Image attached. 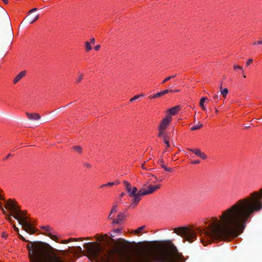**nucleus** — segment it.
<instances>
[{"mask_svg": "<svg viewBox=\"0 0 262 262\" xmlns=\"http://www.w3.org/2000/svg\"><path fill=\"white\" fill-rule=\"evenodd\" d=\"M258 198H246L241 200L223 211L217 217H212L205 223L204 228L181 227L174 229V232L185 241L192 243L197 237V231L202 244L206 246L214 240H230L243 232L247 221L255 211L262 208Z\"/></svg>", "mask_w": 262, "mask_h": 262, "instance_id": "1", "label": "nucleus"}, {"mask_svg": "<svg viewBox=\"0 0 262 262\" xmlns=\"http://www.w3.org/2000/svg\"><path fill=\"white\" fill-rule=\"evenodd\" d=\"M101 241L106 243L111 241L114 245L105 249L99 243L85 244L83 247L86 249L90 259L99 262H181L185 260L171 241L162 242L160 246L152 244L139 250L133 256L125 253L124 249L127 247L128 242L123 238L115 241L107 234H104L101 236Z\"/></svg>", "mask_w": 262, "mask_h": 262, "instance_id": "2", "label": "nucleus"}, {"mask_svg": "<svg viewBox=\"0 0 262 262\" xmlns=\"http://www.w3.org/2000/svg\"><path fill=\"white\" fill-rule=\"evenodd\" d=\"M27 248L31 262H66L63 256L66 251L55 249L48 244L30 242Z\"/></svg>", "mask_w": 262, "mask_h": 262, "instance_id": "3", "label": "nucleus"}, {"mask_svg": "<svg viewBox=\"0 0 262 262\" xmlns=\"http://www.w3.org/2000/svg\"><path fill=\"white\" fill-rule=\"evenodd\" d=\"M5 204V207L11 211V214L8 217L10 222H12L11 216L18 221L21 225L22 228L28 233L33 234L36 230L32 227L30 223L26 218L25 213L20 210L16 202L11 199L5 200V198H1Z\"/></svg>", "mask_w": 262, "mask_h": 262, "instance_id": "4", "label": "nucleus"}, {"mask_svg": "<svg viewBox=\"0 0 262 262\" xmlns=\"http://www.w3.org/2000/svg\"><path fill=\"white\" fill-rule=\"evenodd\" d=\"M122 183L129 196H142L150 194L157 190L160 187L159 184H149L147 186H144L142 189L138 190L136 187L133 186L128 181L124 180Z\"/></svg>", "mask_w": 262, "mask_h": 262, "instance_id": "5", "label": "nucleus"}, {"mask_svg": "<svg viewBox=\"0 0 262 262\" xmlns=\"http://www.w3.org/2000/svg\"><path fill=\"white\" fill-rule=\"evenodd\" d=\"M171 121L172 117L170 115H166L165 117L161 120L158 128L159 137H162L164 135L165 129Z\"/></svg>", "mask_w": 262, "mask_h": 262, "instance_id": "6", "label": "nucleus"}, {"mask_svg": "<svg viewBox=\"0 0 262 262\" xmlns=\"http://www.w3.org/2000/svg\"><path fill=\"white\" fill-rule=\"evenodd\" d=\"M120 184V181L118 180H116L112 182H109L107 183L101 185L99 188L104 191H108L114 186H116Z\"/></svg>", "mask_w": 262, "mask_h": 262, "instance_id": "7", "label": "nucleus"}, {"mask_svg": "<svg viewBox=\"0 0 262 262\" xmlns=\"http://www.w3.org/2000/svg\"><path fill=\"white\" fill-rule=\"evenodd\" d=\"M41 228L43 229L46 233L44 234L45 235L49 236L52 240L57 242L58 237L52 234V231H53V229L50 227L49 226H42Z\"/></svg>", "mask_w": 262, "mask_h": 262, "instance_id": "8", "label": "nucleus"}, {"mask_svg": "<svg viewBox=\"0 0 262 262\" xmlns=\"http://www.w3.org/2000/svg\"><path fill=\"white\" fill-rule=\"evenodd\" d=\"M189 150L194 153L196 156L200 157L202 160H205L207 158V156L202 152L200 149L197 148H190Z\"/></svg>", "mask_w": 262, "mask_h": 262, "instance_id": "9", "label": "nucleus"}, {"mask_svg": "<svg viewBox=\"0 0 262 262\" xmlns=\"http://www.w3.org/2000/svg\"><path fill=\"white\" fill-rule=\"evenodd\" d=\"M181 110V107L180 105H177L169 108L167 112L169 113L168 115H175L177 114Z\"/></svg>", "mask_w": 262, "mask_h": 262, "instance_id": "10", "label": "nucleus"}, {"mask_svg": "<svg viewBox=\"0 0 262 262\" xmlns=\"http://www.w3.org/2000/svg\"><path fill=\"white\" fill-rule=\"evenodd\" d=\"M173 91L172 90H164L161 92L157 93L155 94H154L152 96H150L149 97L150 98L154 99L158 97H160L161 96H162L163 95L167 94L169 92H172Z\"/></svg>", "mask_w": 262, "mask_h": 262, "instance_id": "11", "label": "nucleus"}, {"mask_svg": "<svg viewBox=\"0 0 262 262\" xmlns=\"http://www.w3.org/2000/svg\"><path fill=\"white\" fill-rule=\"evenodd\" d=\"M26 74V71H21L18 74H17L13 79V82L14 84L17 83L21 79L25 76Z\"/></svg>", "mask_w": 262, "mask_h": 262, "instance_id": "12", "label": "nucleus"}, {"mask_svg": "<svg viewBox=\"0 0 262 262\" xmlns=\"http://www.w3.org/2000/svg\"><path fill=\"white\" fill-rule=\"evenodd\" d=\"M26 115L29 120H38L40 118V115L37 113H27Z\"/></svg>", "mask_w": 262, "mask_h": 262, "instance_id": "13", "label": "nucleus"}, {"mask_svg": "<svg viewBox=\"0 0 262 262\" xmlns=\"http://www.w3.org/2000/svg\"><path fill=\"white\" fill-rule=\"evenodd\" d=\"M141 200V198H133L132 200V203L130 205V207L134 208L139 203Z\"/></svg>", "mask_w": 262, "mask_h": 262, "instance_id": "14", "label": "nucleus"}, {"mask_svg": "<svg viewBox=\"0 0 262 262\" xmlns=\"http://www.w3.org/2000/svg\"><path fill=\"white\" fill-rule=\"evenodd\" d=\"M82 239H83L82 238H70L68 239L62 241L61 242H60V243L65 244H68V243H69L70 242H71V241H78L79 240L82 241Z\"/></svg>", "mask_w": 262, "mask_h": 262, "instance_id": "15", "label": "nucleus"}, {"mask_svg": "<svg viewBox=\"0 0 262 262\" xmlns=\"http://www.w3.org/2000/svg\"><path fill=\"white\" fill-rule=\"evenodd\" d=\"M39 17V14H35L34 16H30L29 17V21L30 24H32L34 23L36 20L38 19Z\"/></svg>", "mask_w": 262, "mask_h": 262, "instance_id": "16", "label": "nucleus"}, {"mask_svg": "<svg viewBox=\"0 0 262 262\" xmlns=\"http://www.w3.org/2000/svg\"><path fill=\"white\" fill-rule=\"evenodd\" d=\"M202 126H203V124L199 122L197 124L194 125L191 127V130L193 131V130H195L197 129H199L201 128H202Z\"/></svg>", "mask_w": 262, "mask_h": 262, "instance_id": "17", "label": "nucleus"}, {"mask_svg": "<svg viewBox=\"0 0 262 262\" xmlns=\"http://www.w3.org/2000/svg\"><path fill=\"white\" fill-rule=\"evenodd\" d=\"M85 48L87 52L90 51L92 50L91 44L89 41H86L85 42Z\"/></svg>", "mask_w": 262, "mask_h": 262, "instance_id": "18", "label": "nucleus"}, {"mask_svg": "<svg viewBox=\"0 0 262 262\" xmlns=\"http://www.w3.org/2000/svg\"><path fill=\"white\" fill-rule=\"evenodd\" d=\"M234 70L237 71V70H239L241 72L242 74H244V70L243 69V67L238 65H234L233 66Z\"/></svg>", "mask_w": 262, "mask_h": 262, "instance_id": "19", "label": "nucleus"}, {"mask_svg": "<svg viewBox=\"0 0 262 262\" xmlns=\"http://www.w3.org/2000/svg\"><path fill=\"white\" fill-rule=\"evenodd\" d=\"M228 93V90L227 88H224L223 89H221V94L224 98L226 97Z\"/></svg>", "mask_w": 262, "mask_h": 262, "instance_id": "20", "label": "nucleus"}, {"mask_svg": "<svg viewBox=\"0 0 262 262\" xmlns=\"http://www.w3.org/2000/svg\"><path fill=\"white\" fill-rule=\"evenodd\" d=\"M143 96V95H135L133 98H130L129 100L130 102H133L134 101L139 99L141 97Z\"/></svg>", "mask_w": 262, "mask_h": 262, "instance_id": "21", "label": "nucleus"}, {"mask_svg": "<svg viewBox=\"0 0 262 262\" xmlns=\"http://www.w3.org/2000/svg\"><path fill=\"white\" fill-rule=\"evenodd\" d=\"M125 216L126 215L124 213H120L118 215V219L121 222L122 221L124 220V219L125 217Z\"/></svg>", "mask_w": 262, "mask_h": 262, "instance_id": "22", "label": "nucleus"}, {"mask_svg": "<svg viewBox=\"0 0 262 262\" xmlns=\"http://www.w3.org/2000/svg\"><path fill=\"white\" fill-rule=\"evenodd\" d=\"M220 99V96L218 94H214L213 96L212 101L214 102H217Z\"/></svg>", "mask_w": 262, "mask_h": 262, "instance_id": "23", "label": "nucleus"}, {"mask_svg": "<svg viewBox=\"0 0 262 262\" xmlns=\"http://www.w3.org/2000/svg\"><path fill=\"white\" fill-rule=\"evenodd\" d=\"M206 100H207V97H202L200 101V106H203V105H204V103Z\"/></svg>", "mask_w": 262, "mask_h": 262, "instance_id": "24", "label": "nucleus"}, {"mask_svg": "<svg viewBox=\"0 0 262 262\" xmlns=\"http://www.w3.org/2000/svg\"><path fill=\"white\" fill-rule=\"evenodd\" d=\"M144 228L145 226H141L139 227L138 229H137L136 230L134 231V232L136 234L141 233Z\"/></svg>", "mask_w": 262, "mask_h": 262, "instance_id": "25", "label": "nucleus"}, {"mask_svg": "<svg viewBox=\"0 0 262 262\" xmlns=\"http://www.w3.org/2000/svg\"><path fill=\"white\" fill-rule=\"evenodd\" d=\"M175 76H176V75H173V76L167 77L162 82V84H163V83H165L166 82H167L168 80H170L171 78H173L175 77Z\"/></svg>", "mask_w": 262, "mask_h": 262, "instance_id": "26", "label": "nucleus"}, {"mask_svg": "<svg viewBox=\"0 0 262 262\" xmlns=\"http://www.w3.org/2000/svg\"><path fill=\"white\" fill-rule=\"evenodd\" d=\"M163 141H164V143L166 144V147H169V141L167 139V138L165 136H164L163 137Z\"/></svg>", "mask_w": 262, "mask_h": 262, "instance_id": "27", "label": "nucleus"}, {"mask_svg": "<svg viewBox=\"0 0 262 262\" xmlns=\"http://www.w3.org/2000/svg\"><path fill=\"white\" fill-rule=\"evenodd\" d=\"M256 196H262V187L258 191H256Z\"/></svg>", "mask_w": 262, "mask_h": 262, "instance_id": "28", "label": "nucleus"}, {"mask_svg": "<svg viewBox=\"0 0 262 262\" xmlns=\"http://www.w3.org/2000/svg\"><path fill=\"white\" fill-rule=\"evenodd\" d=\"M69 252L70 253H76V247H69Z\"/></svg>", "mask_w": 262, "mask_h": 262, "instance_id": "29", "label": "nucleus"}, {"mask_svg": "<svg viewBox=\"0 0 262 262\" xmlns=\"http://www.w3.org/2000/svg\"><path fill=\"white\" fill-rule=\"evenodd\" d=\"M83 75L82 74H80L78 75V77L76 80L77 82H79L81 81V80L83 79Z\"/></svg>", "mask_w": 262, "mask_h": 262, "instance_id": "30", "label": "nucleus"}, {"mask_svg": "<svg viewBox=\"0 0 262 262\" xmlns=\"http://www.w3.org/2000/svg\"><path fill=\"white\" fill-rule=\"evenodd\" d=\"M77 252H79V253L83 252V250L81 247H80V246L76 247V253H77Z\"/></svg>", "mask_w": 262, "mask_h": 262, "instance_id": "31", "label": "nucleus"}, {"mask_svg": "<svg viewBox=\"0 0 262 262\" xmlns=\"http://www.w3.org/2000/svg\"><path fill=\"white\" fill-rule=\"evenodd\" d=\"M74 149L79 152H81V147L78 146H74Z\"/></svg>", "mask_w": 262, "mask_h": 262, "instance_id": "32", "label": "nucleus"}, {"mask_svg": "<svg viewBox=\"0 0 262 262\" xmlns=\"http://www.w3.org/2000/svg\"><path fill=\"white\" fill-rule=\"evenodd\" d=\"M200 163V160H192L191 162V164H199Z\"/></svg>", "mask_w": 262, "mask_h": 262, "instance_id": "33", "label": "nucleus"}, {"mask_svg": "<svg viewBox=\"0 0 262 262\" xmlns=\"http://www.w3.org/2000/svg\"><path fill=\"white\" fill-rule=\"evenodd\" d=\"M253 62L252 59H249L246 62V65L247 66H249Z\"/></svg>", "mask_w": 262, "mask_h": 262, "instance_id": "34", "label": "nucleus"}, {"mask_svg": "<svg viewBox=\"0 0 262 262\" xmlns=\"http://www.w3.org/2000/svg\"><path fill=\"white\" fill-rule=\"evenodd\" d=\"M116 211H117V206H114L111 210V213Z\"/></svg>", "mask_w": 262, "mask_h": 262, "instance_id": "35", "label": "nucleus"}, {"mask_svg": "<svg viewBox=\"0 0 262 262\" xmlns=\"http://www.w3.org/2000/svg\"><path fill=\"white\" fill-rule=\"evenodd\" d=\"M121 222L119 221V220L118 219V220H114L113 222V224H120Z\"/></svg>", "mask_w": 262, "mask_h": 262, "instance_id": "36", "label": "nucleus"}, {"mask_svg": "<svg viewBox=\"0 0 262 262\" xmlns=\"http://www.w3.org/2000/svg\"><path fill=\"white\" fill-rule=\"evenodd\" d=\"M100 45H96L94 47V49L95 51H98L100 49Z\"/></svg>", "mask_w": 262, "mask_h": 262, "instance_id": "37", "label": "nucleus"}, {"mask_svg": "<svg viewBox=\"0 0 262 262\" xmlns=\"http://www.w3.org/2000/svg\"><path fill=\"white\" fill-rule=\"evenodd\" d=\"M162 167L164 169L165 171H170L171 170L170 168H168L165 166H163Z\"/></svg>", "mask_w": 262, "mask_h": 262, "instance_id": "38", "label": "nucleus"}, {"mask_svg": "<svg viewBox=\"0 0 262 262\" xmlns=\"http://www.w3.org/2000/svg\"><path fill=\"white\" fill-rule=\"evenodd\" d=\"M95 237L96 238V239L99 241H101V236H99V235L98 234H96L95 236Z\"/></svg>", "mask_w": 262, "mask_h": 262, "instance_id": "39", "label": "nucleus"}, {"mask_svg": "<svg viewBox=\"0 0 262 262\" xmlns=\"http://www.w3.org/2000/svg\"><path fill=\"white\" fill-rule=\"evenodd\" d=\"M89 42L91 43V44L94 45V43H95L94 38H91L90 41Z\"/></svg>", "mask_w": 262, "mask_h": 262, "instance_id": "40", "label": "nucleus"}, {"mask_svg": "<svg viewBox=\"0 0 262 262\" xmlns=\"http://www.w3.org/2000/svg\"><path fill=\"white\" fill-rule=\"evenodd\" d=\"M254 45H262V40H259L254 43Z\"/></svg>", "mask_w": 262, "mask_h": 262, "instance_id": "41", "label": "nucleus"}, {"mask_svg": "<svg viewBox=\"0 0 262 262\" xmlns=\"http://www.w3.org/2000/svg\"><path fill=\"white\" fill-rule=\"evenodd\" d=\"M5 195V193L4 192V191L0 189V196H4Z\"/></svg>", "mask_w": 262, "mask_h": 262, "instance_id": "42", "label": "nucleus"}, {"mask_svg": "<svg viewBox=\"0 0 262 262\" xmlns=\"http://www.w3.org/2000/svg\"><path fill=\"white\" fill-rule=\"evenodd\" d=\"M114 232L116 233H119L121 232V229H119V228H117L116 229H115L114 231Z\"/></svg>", "mask_w": 262, "mask_h": 262, "instance_id": "43", "label": "nucleus"}, {"mask_svg": "<svg viewBox=\"0 0 262 262\" xmlns=\"http://www.w3.org/2000/svg\"><path fill=\"white\" fill-rule=\"evenodd\" d=\"M145 162H144V163L142 164L141 167L143 169H146V167H145Z\"/></svg>", "mask_w": 262, "mask_h": 262, "instance_id": "44", "label": "nucleus"}, {"mask_svg": "<svg viewBox=\"0 0 262 262\" xmlns=\"http://www.w3.org/2000/svg\"><path fill=\"white\" fill-rule=\"evenodd\" d=\"M18 236L20 239H22L24 241H27L26 239L21 235L19 234Z\"/></svg>", "mask_w": 262, "mask_h": 262, "instance_id": "45", "label": "nucleus"}, {"mask_svg": "<svg viewBox=\"0 0 262 262\" xmlns=\"http://www.w3.org/2000/svg\"><path fill=\"white\" fill-rule=\"evenodd\" d=\"M37 10V8H33L32 9H31L30 11H29V13H30V15L31 14V13H32V12H35Z\"/></svg>", "mask_w": 262, "mask_h": 262, "instance_id": "46", "label": "nucleus"}, {"mask_svg": "<svg viewBox=\"0 0 262 262\" xmlns=\"http://www.w3.org/2000/svg\"><path fill=\"white\" fill-rule=\"evenodd\" d=\"M14 229L15 231L18 232L19 229L18 228H17L15 225H13Z\"/></svg>", "mask_w": 262, "mask_h": 262, "instance_id": "47", "label": "nucleus"}, {"mask_svg": "<svg viewBox=\"0 0 262 262\" xmlns=\"http://www.w3.org/2000/svg\"><path fill=\"white\" fill-rule=\"evenodd\" d=\"M3 2L5 4H8L9 2H8V0H2Z\"/></svg>", "mask_w": 262, "mask_h": 262, "instance_id": "48", "label": "nucleus"}, {"mask_svg": "<svg viewBox=\"0 0 262 262\" xmlns=\"http://www.w3.org/2000/svg\"><path fill=\"white\" fill-rule=\"evenodd\" d=\"M2 236L4 238H6V237L7 236V235L5 233H2Z\"/></svg>", "mask_w": 262, "mask_h": 262, "instance_id": "49", "label": "nucleus"}, {"mask_svg": "<svg viewBox=\"0 0 262 262\" xmlns=\"http://www.w3.org/2000/svg\"><path fill=\"white\" fill-rule=\"evenodd\" d=\"M201 108H202V110H203V111H206V107L205 106V105H203V106H201Z\"/></svg>", "mask_w": 262, "mask_h": 262, "instance_id": "50", "label": "nucleus"}, {"mask_svg": "<svg viewBox=\"0 0 262 262\" xmlns=\"http://www.w3.org/2000/svg\"><path fill=\"white\" fill-rule=\"evenodd\" d=\"M0 208H1L2 210H3V204L1 202H0Z\"/></svg>", "mask_w": 262, "mask_h": 262, "instance_id": "51", "label": "nucleus"}, {"mask_svg": "<svg viewBox=\"0 0 262 262\" xmlns=\"http://www.w3.org/2000/svg\"><path fill=\"white\" fill-rule=\"evenodd\" d=\"M10 156H11V154H8V155L7 156V157H6V159H8V158Z\"/></svg>", "mask_w": 262, "mask_h": 262, "instance_id": "52", "label": "nucleus"}, {"mask_svg": "<svg viewBox=\"0 0 262 262\" xmlns=\"http://www.w3.org/2000/svg\"><path fill=\"white\" fill-rule=\"evenodd\" d=\"M215 113L217 114L219 113V111L217 109L215 108Z\"/></svg>", "mask_w": 262, "mask_h": 262, "instance_id": "53", "label": "nucleus"}, {"mask_svg": "<svg viewBox=\"0 0 262 262\" xmlns=\"http://www.w3.org/2000/svg\"><path fill=\"white\" fill-rule=\"evenodd\" d=\"M86 239L90 240V239H91L92 238H91V237H86Z\"/></svg>", "mask_w": 262, "mask_h": 262, "instance_id": "54", "label": "nucleus"}, {"mask_svg": "<svg viewBox=\"0 0 262 262\" xmlns=\"http://www.w3.org/2000/svg\"><path fill=\"white\" fill-rule=\"evenodd\" d=\"M86 166H87L88 167H91V165H90V164H88L86 165Z\"/></svg>", "mask_w": 262, "mask_h": 262, "instance_id": "55", "label": "nucleus"}, {"mask_svg": "<svg viewBox=\"0 0 262 262\" xmlns=\"http://www.w3.org/2000/svg\"><path fill=\"white\" fill-rule=\"evenodd\" d=\"M242 75H243V76L244 78H246V75H245V74H242Z\"/></svg>", "mask_w": 262, "mask_h": 262, "instance_id": "56", "label": "nucleus"}, {"mask_svg": "<svg viewBox=\"0 0 262 262\" xmlns=\"http://www.w3.org/2000/svg\"><path fill=\"white\" fill-rule=\"evenodd\" d=\"M111 214H110V215H109V217H109V218H110V219H112V217L111 216Z\"/></svg>", "mask_w": 262, "mask_h": 262, "instance_id": "57", "label": "nucleus"}]
</instances>
